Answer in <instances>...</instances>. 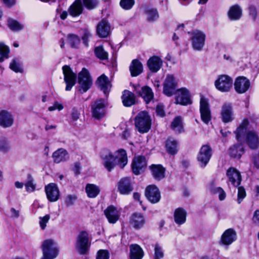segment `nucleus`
I'll return each instance as SVG.
<instances>
[{
	"mask_svg": "<svg viewBox=\"0 0 259 259\" xmlns=\"http://www.w3.org/2000/svg\"><path fill=\"white\" fill-rule=\"evenodd\" d=\"M250 125L247 119H244L235 132L237 140L239 142L245 141L249 147L256 149L259 145L257 134L250 130Z\"/></svg>",
	"mask_w": 259,
	"mask_h": 259,
	"instance_id": "f257e3e1",
	"label": "nucleus"
},
{
	"mask_svg": "<svg viewBox=\"0 0 259 259\" xmlns=\"http://www.w3.org/2000/svg\"><path fill=\"white\" fill-rule=\"evenodd\" d=\"M101 158L103 165L109 171L116 165L123 168L128 161L126 152L123 149H120L114 153L107 151L101 155Z\"/></svg>",
	"mask_w": 259,
	"mask_h": 259,
	"instance_id": "f03ea898",
	"label": "nucleus"
},
{
	"mask_svg": "<svg viewBox=\"0 0 259 259\" xmlns=\"http://www.w3.org/2000/svg\"><path fill=\"white\" fill-rule=\"evenodd\" d=\"M91 238L88 232L82 231L76 236L75 247L80 254H86L88 253L91 244Z\"/></svg>",
	"mask_w": 259,
	"mask_h": 259,
	"instance_id": "7ed1b4c3",
	"label": "nucleus"
},
{
	"mask_svg": "<svg viewBox=\"0 0 259 259\" xmlns=\"http://www.w3.org/2000/svg\"><path fill=\"white\" fill-rule=\"evenodd\" d=\"M135 124L140 133H146L151 128V119L147 112L141 111L135 117Z\"/></svg>",
	"mask_w": 259,
	"mask_h": 259,
	"instance_id": "20e7f679",
	"label": "nucleus"
},
{
	"mask_svg": "<svg viewBox=\"0 0 259 259\" xmlns=\"http://www.w3.org/2000/svg\"><path fill=\"white\" fill-rule=\"evenodd\" d=\"M42 256L40 259H54L58 254L56 243L52 239L45 240L42 244Z\"/></svg>",
	"mask_w": 259,
	"mask_h": 259,
	"instance_id": "39448f33",
	"label": "nucleus"
},
{
	"mask_svg": "<svg viewBox=\"0 0 259 259\" xmlns=\"http://www.w3.org/2000/svg\"><path fill=\"white\" fill-rule=\"evenodd\" d=\"M78 91L81 94L86 92L89 90L92 84V79L88 70L83 68L78 73Z\"/></svg>",
	"mask_w": 259,
	"mask_h": 259,
	"instance_id": "423d86ee",
	"label": "nucleus"
},
{
	"mask_svg": "<svg viewBox=\"0 0 259 259\" xmlns=\"http://www.w3.org/2000/svg\"><path fill=\"white\" fill-rule=\"evenodd\" d=\"M191 44L193 50L200 51L204 46L205 35L199 30H195L191 32Z\"/></svg>",
	"mask_w": 259,
	"mask_h": 259,
	"instance_id": "0eeeda50",
	"label": "nucleus"
},
{
	"mask_svg": "<svg viewBox=\"0 0 259 259\" xmlns=\"http://www.w3.org/2000/svg\"><path fill=\"white\" fill-rule=\"evenodd\" d=\"M212 155V150L208 145H203L197 155V160L201 167H205Z\"/></svg>",
	"mask_w": 259,
	"mask_h": 259,
	"instance_id": "6e6552de",
	"label": "nucleus"
},
{
	"mask_svg": "<svg viewBox=\"0 0 259 259\" xmlns=\"http://www.w3.org/2000/svg\"><path fill=\"white\" fill-rule=\"evenodd\" d=\"M216 88L222 92H228L232 88L233 79L228 75H220L214 83Z\"/></svg>",
	"mask_w": 259,
	"mask_h": 259,
	"instance_id": "1a4fd4ad",
	"label": "nucleus"
},
{
	"mask_svg": "<svg viewBox=\"0 0 259 259\" xmlns=\"http://www.w3.org/2000/svg\"><path fill=\"white\" fill-rule=\"evenodd\" d=\"M62 71L64 75V80L66 84L65 90L67 91H70L75 84L76 75L68 65L63 66Z\"/></svg>",
	"mask_w": 259,
	"mask_h": 259,
	"instance_id": "9d476101",
	"label": "nucleus"
},
{
	"mask_svg": "<svg viewBox=\"0 0 259 259\" xmlns=\"http://www.w3.org/2000/svg\"><path fill=\"white\" fill-rule=\"evenodd\" d=\"M200 112L202 121L207 124L211 120V112L208 100L203 96L200 101Z\"/></svg>",
	"mask_w": 259,
	"mask_h": 259,
	"instance_id": "9b49d317",
	"label": "nucleus"
},
{
	"mask_svg": "<svg viewBox=\"0 0 259 259\" xmlns=\"http://www.w3.org/2000/svg\"><path fill=\"white\" fill-rule=\"evenodd\" d=\"M133 87L135 92L141 96L146 103H149L154 97L152 89L148 86L141 88L139 84H133Z\"/></svg>",
	"mask_w": 259,
	"mask_h": 259,
	"instance_id": "f8f14e48",
	"label": "nucleus"
},
{
	"mask_svg": "<svg viewBox=\"0 0 259 259\" xmlns=\"http://www.w3.org/2000/svg\"><path fill=\"white\" fill-rule=\"evenodd\" d=\"M147 166V160L144 156H139L135 157L132 163L133 173L139 175L144 172Z\"/></svg>",
	"mask_w": 259,
	"mask_h": 259,
	"instance_id": "ddd939ff",
	"label": "nucleus"
},
{
	"mask_svg": "<svg viewBox=\"0 0 259 259\" xmlns=\"http://www.w3.org/2000/svg\"><path fill=\"white\" fill-rule=\"evenodd\" d=\"M105 102L102 99L93 102L91 105L93 116L96 119L103 118L105 114Z\"/></svg>",
	"mask_w": 259,
	"mask_h": 259,
	"instance_id": "4468645a",
	"label": "nucleus"
},
{
	"mask_svg": "<svg viewBox=\"0 0 259 259\" xmlns=\"http://www.w3.org/2000/svg\"><path fill=\"white\" fill-rule=\"evenodd\" d=\"M177 82L172 75H168L163 84V93L167 96H171L176 91Z\"/></svg>",
	"mask_w": 259,
	"mask_h": 259,
	"instance_id": "2eb2a0df",
	"label": "nucleus"
},
{
	"mask_svg": "<svg viewBox=\"0 0 259 259\" xmlns=\"http://www.w3.org/2000/svg\"><path fill=\"white\" fill-rule=\"evenodd\" d=\"M14 117L12 113L7 110L0 111V126L4 128L12 126L14 123Z\"/></svg>",
	"mask_w": 259,
	"mask_h": 259,
	"instance_id": "dca6fc26",
	"label": "nucleus"
},
{
	"mask_svg": "<svg viewBox=\"0 0 259 259\" xmlns=\"http://www.w3.org/2000/svg\"><path fill=\"white\" fill-rule=\"evenodd\" d=\"M45 191L48 199L50 202L57 201L60 196V192L57 185L50 183L45 187Z\"/></svg>",
	"mask_w": 259,
	"mask_h": 259,
	"instance_id": "f3484780",
	"label": "nucleus"
},
{
	"mask_svg": "<svg viewBox=\"0 0 259 259\" xmlns=\"http://www.w3.org/2000/svg\"><path fill=\"white\" fill-rule=\"evenodd\" d=\"M176 103L182 105H187L191 103L190 95L185 88H182L177 90L176 96Z\"/></svg>",
	"mask_w": 259,
	"mask_h": 259,
	"instance_id": "a211bd4d",
	"label": "nucleus"
},
{
	"mask_svg": "<svg viewBox=\"0 0 259 259\" xmlns=\"http://www.w3.org/2000/svg\"><path fill=\"white\" fill-rule=\"evenodd\" d=\"M221 117L225 123L232 121L234 119L232 105L231 103H225L221 111Z\"/></svg>",
	"mask_w": 259,
	"mask_h": 259,
	"instance_id": "6ab92c4d",
	"label": "nucleus"
},
{
	"mask_svg": "<svg viewBox=\"0 0 259 259\" xmlns=\"http://www.w3.org/2000/svg\"><path fill=\"white\" fill-rule=\"evenodd\" d=\"M145 195L149 201L153 203L158 202L161 197L160 192L155 185H150L147 187Z\"/></svg>",
	"mask_w": 259,
	"mask_h": 259,
	"instance_id": "aec40b11",
	"label": "nucleus"
},
{
	"mask_svg": "<svg viewBox=\"0 0 259 259\" xmlns=\"http://www.w3.org/2000/svg\"><path fill=\"white\" fill-rule=\"evenodd\" d=\"M118 190L120 194L127 195L133 190L131 179L128 177L122 178L118 184Z\"/></svg>",
	"mask_w": 259,
	"mask_h": 259,
	"instance_id": "412c9836",
	"label": "nucleus"
},
{
	"mask_svg": "<svg viewBox=\"0 0 259 259\" xmlns=\"http://www.w3.org/2000/svg\"><path fill=\"white\" fill-rule=\"evenodd\" d=\"M104 214L109 223L115 224L119 219L120 212L117 208L111 205L104 210Z\"/></svg>",
	"mask_w": 259,
	"mask_h": 259,
	"instance_id": "4be33fe9",
	"label": "nucleus"
},
{
	"mask_svg": "<svg viewBox=\"0 0 259 259\" xmlns=\"http://www.w3.org/2000/svg\"><path fill=\"white\" fill-rule=\"evenodd\" d=\"M110 25L105 20H101L97 26V34L100 37H107L110 34Z\"/></svg>",
	"mask_w": 259,
	"mask_h": 259,
	"instance_id": "5701e85b",
	"label": "nucleus"
},
{
	"mask_svg": "<svg viewBox=\"0 0 259 259\" xmlns=\"http://www.w3.org/2000/svg\"><path fill=\"white\" fill-rule=\"evenodd\" d=\"M163 61L158 56H153L150 57L147 62V65L153 73L158 72L162 66Z\"/></svg>",
	"mask_w": 259,
	"mask_h": 259,
	"instance_id": "b1692460",
	"label": "nucleus"
},
{
	"mask_svg": "<svg viewBox=\"0 0 259 259\" xmlns=\"http://www.w3.org/2000/svg\"><path fill=\"white\" fill-rule=\"evenodd\" d=\"M237 239L236 231L232 228L226 230L221 236V242L226 245H229Z\"/></svg>",
	"mask_w": 259,
	"mask_h": 259,
	"instance_id": "393cba45",
	"label": "nucleus"
},
{
	"mask_svg": "<svg viewBox=\"0 0 259 259\" xmlns=\"http://www.w3.org/2000/svg\"><path fill=\"white\" fill-rule=\"evenodd\" d=\"M249 86V80L244 77H238L234 83L236 91L240 94L244 93L247 91Z\"/></svg>",
	"mask_w": 259,
	"mask_h": 259,
	"instance_id": "a878e982",
	"label": "nucleus"
},
{
	"mask_svg": "<svg viewBox=\"0 0 259 259\" xmlns=\"http://www.w3.org/2000/svg\"><path fill=\"white\" fill-rule=\"evenodd\" d=\"M227 176L229 182L234 186L238 187L241 183V177L239 171L231 167L227 171Z\"/></svg>",
	"mask_w": 259,
	"mask_h": 259,
	"instance_id": "bb28decb",
	"label": "nucleus"
},
{
	"mask_svg": "<svg viewBox=\"0 0 259 259\" xmlns=\"http://www.w3.org/2000/svg\"><path fill=\"white\" fill-rule=\"evenodd\" d=\"M52 158L54 162L59 163L67 161L69 156L65 149L60 148L53 153Z\"/></svg>",
	"mask_w": 259,
	"mask_h": 259,
	"instance_id": "cd10ccee",
	"label": "nucleus"
},
{
	"mask_svg": "<svg viewBox=\"0 0 259 259\" xmlns=\"http://www.w3.org/2000/svg\"><path fill=\"white\" fill-rule=\"evenodd\" d=\"M242 15V10L240 6L235 5L231 7L228 12L229 18L232 21L239 20Z\"/></svg>",
	"mask_w": 259,
	"mask_h": 259,
	"instance_id": "c85d7f7f",
	"label": "nucleus"
},
{
	"mask_svg": "<svg viewBox=\"0 0 259 259\" xmlns=\"http://www.w3.org/2000/svg\"><path fill=\"white\" fill-rule=\"evenodd\" d=\"M187 212L183 208H178L175 209L174 214V218L175 222L179 225H181L184 224L186 221Z\"/></svg>",
	"mask_w": 259,
	"mask_h": 259,
	"instance_id": "c756f323",
	"label": "nucleus"
},
{
	"mask_svg": "<svg viewBox=\"0 0 259 259\" xmlns=\"http://www.w3.org/2000/svg\"><path fill=\"white\" fill-rule=\"evenodd\" d=\"M150 169L152 176L155 180L160 181L164 178L165 169L162 165L153 164L150 166Z\"/></svg>",
	"mask_w": 259,
	"mask_h": 259,
	"instance_id": "7c9ffc66",
	"label": "nucleus"
},
{
	"mask_svg": "<svg viewBox=\"0 0 259 259\" xmlns=\"http://www.w3.org/2000/svg\"><path fill=\"white\" fill-rule=\"evenodd\" d=\"M145 219L142 214L140 213H134L130 219V225L135 229H140L145 224Z\"/></svg>",
	"mask_w": 259,
	"mask_h": 259,
	"instance_id": "2f4dec72",
	"label": "nucleus"
},
{
	"mask_svg": "<svg viewBox=\"0 0 259 259\" xmlns=\"http://www.w3.org/2000/svg\"><path fill=\"white\" fill-rule=\"evenodd\" d=\"M129 68L132 76L139 75L143 70L142 64L137 59H134L132 61Z\"/></svg>",
	"mask_w": 259,
	"mask_h": 259,
	"instance_id": "473e14b6",
	"label": "nucleus"
},
{
	"mask_svg": "<svg viewBox=\"0 0 259 259\" xmlns=\"http://www.w3.org/2000/svg\"><path fill=\"white\" fill-rule=\"evenodd\" d=\"M82 10L83 7L81 0H75L70 6L68 11L71 16L76 17L82 13Z\"/></svg>",
	"mask_w": 259,
	"mask_h": 259,
	"instance_id": "72a5a7b5",
	"label": "nucleus"
},
{
	"mask_svg": "<svg viewBox=\"0 0 259 259\" xmlns=\"http://www.w3.org/2000/svg\"><path fill=\"white\" fill-rule=\"evenodd\" d=\"M170 128L176 134H181L184 132L183 119L180 116L176 117L170 124Z\"/></svg>",
	"mask_w": 259,
	"mask_h": 259,
	"instance_id": "f704fd0d",
	"label": "nucleus"
},
{
	"mask_svg": "<svg viewBox=\"0 0 259 259\" xmlns=\"http://www.w3.org/2000/svg\"><path fill=\"white\" fill-rule=\"evenodd\" d=\"M144 255V251L142 248L137 244L130 245L131 259H142Z\"/></svg>",
	"mask_w": 259,
	"mask_h": 259,
	"instance_id": "c9c22d12",
	"label": "nucleus"
},
{
	"mask_svg": "<svg viewBox=\"0 0 259 259\" xmlns=\"http://www.w3.org/2000/svg\"><path fill=\"white\" fill-rule=\"evenodd\" d=\"M122 100L124 106L130 107L135 103V95L129 91L125 90L122 96Z\"/></svg>",
	"mask_w": 259,
	"mask_h": 259,
	"instance_id": "e433bc0d",
	"label": "nucleus"
},
{
	"mask_svg": "<svg viewBox=\"0 0 259 259\" xmlns=\"http://www.w3.org/2000/svg\"><path fill=\"white\" fill-rule=\"evenodd\" d=\"M98 83L101 90L105 94L108 92L109 89L111 88V84L108 80V78L104 74L101 75L98 78Z\"/></svg>",
	"mask_w": 259,
	"mask_h": 259,
	"instance_id": "4c0bfd02",
	"label": "nucleus"
},
{
	"mask_svg": "<svg viewBox=\"0 0 259 259\" xmlns=\"http://www.w3.org/2000/svg\"><path fill=\"white\" fill-rule=\"evenodd\" d=\"M244 153L243 146L241 144L234 145L229 150V154L232 157L240 158Z\"/></svg>",
	"mask_w": 259,
	"mask_h": 259,
	"instance_id": "58836bf2",
	"label": "nucleus"
},
{
	"mask_svg": "<svg viewBox=\"0 0 259 259\" xmlns=\"http://www.w3.org/2000/svg\"><path fill=\"white\" fill-rule=\"evenodd\" d=\"M100 191L98 186L93 184H88L85 187V192L90 198H95Z\"/></svg>",
	"mask_w": 259,
	"mask_h": 259,
	"instance_id": "ea45409f",
	"label": "nucleus"
},
{
	"mask_svg": "<svg viewBox=\"0 0 259 259\" xmlns=\"http://www.w3.org/2000/svg\"><path fill=\"white\" fill-rule=\"evenodd\" d=\"M145 14L147 16L148 21L153 22L159 18L158 12L156 9L153 8H147L145 10Z\"/></svg>",
	"mask_w": 259,
	"mask_h": 259,
	"instance_id": "a19ab883",
	"label": "nucleus"
},
{
	"mask_svg": "<svg viewBox=\"0 0 259 259\" xmlns=\"http://www.w3.org/2000/svg\"><path fill=\"white\" fill-rule=\"evenodd\" d=\"M166 149L169 154L174 155L176 154L178 151V143L172 139H168L166 142Z\"/></svg>",
	"mask_w": 259,
	"mask_h": 259,
	"instance_id": "79ce46f5",
	"label": "nucleus"
},
{
	"mask_svg": "<svg viewBox=\"0 0 259 259\" xmlns=\"http://www.w3.org/2000/svg\"><path fill=\"white\" fill-rule=\"evenodd\" d=\"M8 26L13 31H18L23 29L24 26L18 21L12 18L8 20Z\"/></svg>",
	"mask_w": 259,
	"mask_h": 259,
	"instance_id": "37998d69",
	"label": "nucleus"
},
{
	"mask_svg": "<svg viewBox=\"0 0 259 259\" xmlns=\"http://www.w3.org/2000/svg\"><path fill=\"white\" fill-rule=\"evenodd\" d=\"M154 247V259H162L164 257V250L158 243L153 245Z\"/></svg>",
	"mask_w": 259,
	"mask_h": 259,
	"instance_id": "c03bdc74",
	"label": "nucleus"
},
{
	"mask_svg": "<svg viewBox=\"0 0 259 259\" xmlns=\"http://www.w3.org/2000/svg\"><path fill=\"white\" fill-rule=\"evenodd\" d=\"M68 42L72 48H77L80 44L79 37L73 34H69L67 35Z\"/></svg>",
	"mask_w": 259,
	"mask_h": 259,
	"instance_id": "a18cd8bd",
	"label": "nucleus"
},
{
	"mask_svg": "<svg viewBox=\"0 0 259 259\" xmlns=\"http://www.w3.org/2000/svg\"><path fill=\"white\" fill-rule=\"evenodd\" d=\"M81 39L83 44L86 46H89V41L92 37V34L91 31L87 28H83L81 29Z\"/></svg>",
	"mask_w": 259,
	"mask_h": 259,
	"instance_id": "49530a36",
	"label": "nucleus"
},
{
	"mask_svg": "<svg viewBox=\"0 0 259 259\" xmlns=\"http://www.w3.org/2000/svg\"><path fill=\"white\" fill-rule=\"evenodd\" d=\"M10 68L16 73H22L23 72V69L19 60L16 58L14 59L10 63Z\"/></svg>",
	"mask_w": 259,
	"mask_h": 259,
	"instance_id": "de8ad7c7",
	"label": "nucleus"
},
{
	"mask_svg": "<svg viewBox=\"0 0 259 259\" xmlns=\"http://www.w3.org/2000/svg\"><path fill=\"white\" fill-rule=\"evenodd\" d=\"M9 53V47L3 43H0V62H3L4 59L8 58Z\"/></svg>",
	"mask_w": 259,
	"mask_h": 259,
	"instance_id": "09e8293b",
	"label": "nucleus"
},
{
	"mask_svg": "<svg viewBox=\"0 0 259 259\" xmlns=\"http://www.w3.org/2000/svg\"><path fill=\"white\" fill-rule=\"evenodd\" d=\"M95 54L97 57L102 60H105L108 58V53L104 50L102 46L96 47Z\"/></svg>",
	"mask_w": 259,
	"mask_h": 259,
	"instance_id": "8fccbe9b",
	"label": "nucleus"
},
{
	"mask_svg": "<svg viewBox=\"0 0 259 259\" xmlns=\"http://www.w3.org/2000/svg\"><path fill=\"white\" fill-rule=\"evenodd\" d=\"M10 145L6 138H0V151L6 153L10 149Z\"/></svg>",
	"mask_w": 259,
	"mask_h": 259,
	"instance_id": "3c124183",
	"label": "nucleus"
},
{
	"mask_svg": "<svg viewBox=\"0 0 259 259\" xmlns=\"http://www.w3.org/2000/svg\"><path fill=\"white\" fill-rule=\"evenodd\" d=\"M135 4V0H121L120 6L125 10H128L132 8Z\"/></svg>",
	"mask_w": 259,
	"mask_h": 259,
	"instance_id": "603ef678",
	"label": "nucleus"
},
{
	"mask_svg": "<svg viewBox=\"0 0 259 259\" xmlns=\"http://www.w3.org/2000/svg\"><path fill=\"white\" fill-rule=\"evenodd\" d=\"M25 186L26 191L28 192H32L35 191L36 186L33 182V178L30 176L28 177V180L25 183Z\"/></svg>",
	"mask_w": 259,
	"mask_h": 259,
	"instance_id": "864d4df0",
	"label": "nucleus"
},
{
	"mask_svg": "<svg viewBox=\"0 0 259 259\" xmlns=\"http://www.w3.org/2000/svg\"><path fill=\"white\" fill-rule=\"evenodd\" d=\"M82 2L84 7L89 10L95 9L99 3L98 0H82Z\"/></svg>",
	"mask_w": 259,
	"mask_h": 259,
	"instance_id": "5fc2aeb1",
	"label": "nucleus"
},
{
	"mask_svg": "<svg viewBox=\"0 0 259 259\" xmlns=\"http://www.w3.org/2000/svg\"><path fill=\"white\" fill-rule=\"evenodd\" d=\"M246 192L244 188L242 187H238L237 199L238 204L241 203L243 199L246 197Z\"/></svg>",
	"mask_w": 259,
	"mask_h": 259,
	"instance_id": "6e6d98bb",
	"label": "nucleus"
},
{
	"mask_svg": "<svg viewBox=\"0 0 259 259\" xmlns=\"http://www.w3.org/2000/svg\"><path fill=\"white\" fill-rule=\"evenodd\" d=\"M96 259H109V251L107 250H99L97 252Z\"/></svg>",
	"mask_w": 259,
	"mask_h": 259,
	"instance_id": "4d7b16f0",
	"label": "nucleus"
},
{
	"mask_svg": "<svg viewBox=\"0 0 259 259\" xmlns=\"http://www.w3.org/2000/svg\"><path fill=\"white\" fill-rule=\"evenodd\" d=\"M50 219V215L46 214L43 217L39 218V225L42 230L45 229L47 226V224L48 223Z\"/></svg>",
	"mask_w": 259,
	"mask_h": 259,
	"instance_id": "13d9d810",
	"label": "nucleus"
},
{
	"mask_svg": "<svg viewBox=\"0 0 259 259\" xmlns=\"http://www.w3.org/2000/svg\"><path fill=\"white\" fill-rule=\"evenodd\" d=\"M213 192L216 194H218L219 199L221 201L224 200L226 198V193L224 190L221 187H218L213 190Z\"/></svg>",
	"mask_w": 259,
	"mask_h": 259,
	"instance_id": "bf43d9fd",
	"label": "nucleus"
},
{
	"mask_svg": "<svg viewBox=\"0 0 259 259\" xmlns=\"http://www.w3.org/2000/svg\"><path fill=\"white\" fill-rule=\"evenodd\" d=\"M80 112L78 111V110L74 107L72 109L71 112V120L73 121H75L77 120L79 117H80Z\"/></svg>",
	"mask_w": 259,
	"mask_h": 259,
	"instance_id": "052dcab7",
	"label": "nucleus"
},
{
	"mask_svg": "<svg viewBox=\"0 0 259 259\" xmlns=\"http://www.w3.org/2000/svg\"><path fill=\"white\" fill-rule=\"evenodd\" d=\"M76 199V197L75 195H68L66 197L65 204L67 206H70L73 204Z\"/></svg>",
	"mask_w": 259,
	"mask_h": 259,
	"instance_id": "680f3d73",
	"label": "nucleus"
},
{
	"mask_svg": "<svg viewBox=\"0 0 259 259\" xmlns=\"http://www.w3.org/2000/svg\"><path fill=\"white\" fill-rule=\"evenodd\" d=\"M63 109V106L58 103L57 102H56L54 103L53 106H50L49 107L48 110L50 111H53L56 109L58 110L59 111H60Z\"/></svg>",
	"mask_w": 259,
	"mask_h": 259,
	"instance_id": "e2e57ef3",
	"label": "nucleus"
},
{
	"mask_svg": "<svg viewBox=\"0 0 259 259\" xmlns=\"http://www.w3.org/2000/svg\"><path fill=\"white\" fill-rule=\"evenodd\" d=\"M249 14L250 17L254 20L257 17L256 9L254 6H250L249 8Z\"/></svg>",
	"mask_w": 259,
	"mask_h": 259,
	"instance_id": "0e129e2a",
	"label": "nucleus"
},
{
	"mask_svg": "<svg viewBox=\"0 0 259 259\" xmlns=\"http://www.w3.org/2000/svg\"><path fill=\"white\" fill-rule=\"evenodd\" d=\"M156 112L157 114L161 117H163L164 115V111L163 110V106L162 105H158L157 106L156 108Z\"/></svg>",
	"mask_w": 259,
	"mask_h": 259,
	"instance_id": "69168bd1",
	"label": "nucleus"
},
{
	"mask_svg": "<svg viewBox=\"0 0 259 259\" xmlns=\"http://www.w3.org/2000/svg\"><path fill=\"white\" fill-rule=\"evenodd\" d=\"M252 221L256 226H259V210H256L254 211Z\"/></svg>",
	"mask_w": 259,
	"mask_h": 259,
	"instance_id": "338daca9",
	"label": "nucleus"
},
{
	"mask_svg": "<svg viewBox=\"0 0 259 259\" xmlns=\"http://www.w3.org/2000/svg\"><path fill=\"white\" fill-rule=\"evenodd\" d=\"M10 217L13 219H17L20 215L19 211L16 210L14 208H11L10 209Z\"/></svg>",
	"mask_w": 259,
	"mask_h": 259,
	"instance_id": "774afa93",
	"label": "nucleus"
}]
</instances>
